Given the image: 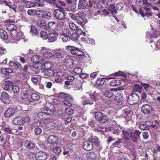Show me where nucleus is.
<instances>
[{"instance_id":"1","label":"nucleus","mask_w":160,"mask_h":160,"mask_svg":"<svg viewBox=\"0 0 160 160\" xmlns=\"http://www.w3.org/2000/svg\"><path fill=\"white\" fill-rule=\"evenodd\" d=\"M58 97H62L65 99L62 102L63 104L69 107L71 106L73 99L71 96L67 93L61 92L59 94Z\"/></svg>"},{"instance_id":"2","label":"nucleus","mask_w":160,"mask_h":160,"mask_svg":"<svg viewBox=\"0 0 160 160\" xmlns=\"http://www.w3.org/2000/svg\"><path fill=\"white\" fill-rule=\"evenodd\" d=\"M95 116L96 119L100 123H105L109 120L108 116L101 112H95Z\"/></svg>"},{"instance_id":"3","label":"nucleus","mask_w":160,"mask_h":160,"mask_svg":"<svg viewBox=\"0 0 160 160\" xmlns=\"http://www.w3.org/2000/svg\"><path fill=\"white\" fill-rule=\"evenodd\" d=\"M51 110L46 109L44 111L39 112L38 114V118L41 119L47 120L51 117Z\"/></svg>"},{"instance_id":"4","label":"nucleus","mask_w":160,"mask_h":160,"mask_svg":"<svg viewBox=\"0 0 160 160\" xmlns=\"http://www.w3.org/2000/svg\"><path fill=\"white\" fill-rule=\"evenodd\" d=\"M139 99V95L133 93L128 96L127 101L130 105L136 104Z\"/></svg>"},{"instance_id":"5","label":"nucleus","mask_w":160,"mask_h":160,"mask_svg":"<svg viewBox=\"0 0 160 160\" xmlns=\"http://www.w3.org/2000/svg\"><path fill=\"white\" fill-rule=\"evenodd\" d=\"M71 34L70 31L68 29H64L62 33L60 35V38H62L64 42H66L70 38Z\"/></svg>"},{"instance_id":"6","label":"nucleus","mask_w":160,"mask_h":160,"mask_svg":"<svg viewBox=\"0 0 160 160\" xmlns=\"http://www.w3.org/2000/svg\"><path fill=\"white\" fill-rule=\"evenodd\" d=\"M23 38V35L22 32H19L16 34L11 35V42L12 43L17 42L21 38Z\"/></svg>"},{"instance_id":"7","label":"nucleus","mask_w":160,"mask_h":160,"mask_svg":"<svg viewBox=\"0 0 160 160\" xmlns=\"http://www.w3.org/2000/svg\"><path fill=\"white\" fill-rule=\"evenodd\" d=\"M140 133L138 131L133 130L130 132V137L134 142H137Z\"/></svg>"},{"instance_id":"8","label":"nucleus","mask_w":160,"mask_h":160,"mask_svg":"<svg viewBox=\"0 0 160 160\" xmlns=\"http://www.w3.org/2000/svg\"><path fill=\"white\" fill-rule=\"evenodd\" d=\"M141 110L143 113L145 114H148L152 112L153 108L150 105L145 104L142 106Z\"/></svg>"},{"instance_id":"9","label":"nucleus","mask_w":160,"mask_h":160,"mask_svg":"<svg viewBox=\"0 0 160 160\" xmlns=\"http://www.w3.org/2000/svg\"><path fill=\"white\" fill-rule=\"evenodd\" d=\"M53 14L55 18L59 20H62L65 17L64 12L63 11L59 9L54 10Z\"/></svg>"},{"instance_id":"10","label":"nucleus","mask_w":160,"mask_h":160,"mask_svg":"<svg viewBox=\"0 0 160 160\" xmlns=\"http://www.w3.org/2000/svg\"><path fill=\"white\" fill-rule=\"evenodd\" d=\"M36 160H46L47 158V154L43 152H39L35 154Z\"/></svg>"},{"instance_id":"11","label":"nucleus","mask_w":160,"mask_h":160,"mask_svg":"<svg viewBox=\"0 0 160 160\" xmlns=\"http://www.w3.org/2000/svg\"><path fill=\"white\" fill-rule=\"evenodd\" d=\"M28 67L25 65L23 69L20 74V77L23 80L27 79L28 78H29L28 75L29 74V72L27 71Z\"/></svg>"},{"instance_id":"12","label":"nucleus","mask_w":160,"mask_h":160,"mask_svg":"<svg viewBox=\"0 0 160 160\" xmlns=\"http://www.w3.org/2000/svg\"><path fill=\"white\" fill-rule=\"evenodd\" d=\"M56 144V146L53 145L51 146V148L52 150V152L55 153H58L60 152H61V149L60 147L61 146V144L59 142H57Z\"/></svg>"},{"instance_id":"13","label":"nucleus","mask_w":160,"mask_h":160,"mask_svg":"<svg viewBox=\"0 0 160 160\" xmlns=\"http://www.w3.org/2000/svg\"><path fill=\"white\" fill-rule=\"evenodd\" d=\"M43 56L45 58L48 59L53 56L52 54L50 51H48L45 48L43 47L41 50Z\"/></svg>"},{"instance_id":"14","label":"nucleus","mask_w":160,"mask_h":160,"mask_svg":"<svg viewBox=\"0 0 160 160\" xmlns=\"http://www.w3.org/2000/svg\"><path fill=\"white\" fill-rule=\"evenodd\" d=\"M16 112L15 109L9 108L4 113V116L5 118H10L13 116Z\"/></svg>"},{"instance_id":"15","label":"nucleus","mask_w":160,"mask_h":160,"mask_svg":"<svg viewBox=\"0 0 160 160\" xmlns=\"http://www.w3.org/2000/svg\"><path fill=\"white\" fill-rule=\"evenodd\" d=\"M13 85V83L9 81H6L3 83L2 85V87L3 89L6 90H8L10 88H11Z\"/></svg>"},{"instance_id":"16","label":"nucleus","mask_w":160,"mask_h":160,"mask_svg":"<svg viewBox=\"0 0 160 160\" xmlns=\"http://www.w3.org/2000/svg\"><path fill=\"white\" fill-rule=\"evenodd\" d=\"M65 49L69 51H70L71 53L73 54H75L77 50L79 49L78 47L73 46L71 45L66 46L65 47Z\"/></svg>"},{"instance_id":"17","label":"nucleus","mask_w":160,"mask_h":160,"mask_svg":"<svg viewBox=\"0 0 160 160\" xmlns=\"http://www.w3.org/2000/svg\"><path fill=\"white\" fill-rule=\"evenodd\" d=\"M93 147L92 143L88 141H85L84 143L83 148L86 150L90 151L92 149Z\"/></svg>"},{"instance_id":"18","label":"nucleus","mask_w":160,"mask_h":160,"mask_svg":"<svg viewBox=\"0 0 160 160\" xmlns=\"http://www.w3.org/2000/svg\"><path fill=\"white\" fill-rule=\"evenodd\" d=\"M58 138L55 135H50L48 138V142L50 144H54L58 141Z\"/></svg>"},{"instance_id":"19","label":"nucleus","mask_w":160,"mask_h":160,"mask_svg":"<svg viewBox=\"0 0 160 160\" xmlns=\"http://www.w3.org/2000/svg\"><path fill=\"white\" fill-rule=\"evenodd\" d=\"M148 2V0H143L142 2V5L143 6V8L146 11H149L150 9L149 7L152 6V4Z\"/></svg>"},{"instance_id":"20","label":"nucleus","mask_w":160,"mask_h":160,"mask_svg":"<svg viewBox=\"0 0 160 160\" xmlns=\"http://www.w3.org/2000/svg\"><path fill=\"white\" fill-rule=\"evenodd\" d=\"M30 95L31 99L29 100L30 102L38 101L40 98L39 94L38 92L32 93L31 94H30Z\"/></svg>"},{"instance_id":"21","label":"nucleus","mask_w":160,"mask_h":160,"mask_svg":"<svg viewBox=\"0 0 160 160\" xmlns=\"http://www.w3.org/2000/svg\"><path fill=\"white\" fill-rule=\"evenodd\" d=\"M1 99L2 102L5 103L8 101L9 98L8 93L5 92H2L1 93Z\"/></svg>"},{"instance_id":"22","label":"nucleus","mask_w":160,"mask_h":160,"mask_svg":"<svg viewBox=\"0 0 160 160\" xmlns=\"http://www.w3.org/2000/svg\"><path fill=\"white\" fill-rule=\"evenodd\" d=\"M24 146L26 148L28 149H31L35 147V145L32 142L27 140L24 142Z\"/></svg>"},{"instance_id":"23","label":"nucleus","mask_w":160,"mask_h":160,"mask_svg":"<svg viewBox=\"0 0 160 160\" xmlns=\"http://www.w3.org/2000/svg\"><path fill=\"white\" fill-rule=\"evenodd\" d=\"M57 36V34L55 33H49L48 36V42H53L55 40Z\"/></svg>"},{"instance_id":"24","label":"nucleus","mask_w":160,"mask_h":160,"mask_svg":"<svg viewBox=\"0 0 160 160\" xmlns=\"http://www.w3.org/2000/svg\"><path fill=\"white\" fill-rule=\"evenodd\" d=\"M117 90L115 89H111V91H107L103 94L104 95L108 98L112 97L114 95L113 92L116 93Z\"/></svg>"},{"instance_id":"25","label":"nucleus","mask_w":160,"mask_h":160,"mask_svg":"<svg viewBox=\"0 0 160 160\" xmlns=\"http://www.w3.org/2000/svg\"><path fill=\"white\" fill-rule=\"evenodd\" d=\"M76 14L78 20H80V19L82 20V24H81V25L82 26H83L85 24V23L84 22L82 18L83 17L85 16V13L83 12L80 11Z\"/></svg>"},{"instance_id":"26","label":"nucleus","mask_w":160,"mask_h":160,"mask_svg":"<svg viewBox=\"0 0 160 160\" xmlns=\"http://www.w3.org/2000/svg\"><path fill=\"white\" fill-rule=\"evenodd\" d=\"M58 24L54 22H49L48 24V27L52 30H55L57 29Z\"/></svg>"},{"instance_id":"27","label":"nucleus","mask_w":160,"mask_h":160,"mask_svg":"<svg viewBox=\"0 0 160 160\" xmlns=\"http://www.w3.org/2000/svg\"><path fill=\"white\" fill-rule=\"evenodd\" d=\"M69 16L71 18L74 20L76 21L77 23L81 25V24H82V20L81 19H80V20H78L76 14H74L71 13H69Z\"/></svg>"},{"instance_id":"28","label":"nucleus","mask_w":160,"mask_h":160,"mask_svg":"<svg viewBox=\"0 0 160 160\" xmlns=\"http://www.w3.org/2000/svg\"><path fill=\"white\" fill-rule=\"evenodd\" d=\"M22 117H17L13 119V123L15 125L23 124V120Z\"/></svg>"},{"instance_id":"29","label":"nucleus","mask_w":160,"mask_h":160,"mask_svg":"<svg viewBox=\"0 0 160 160\" xmlns=\"http://www.w3.org/2000/svg\"><path fill=\"white\" fill-rule=\"evenodd\" d=\"M50 122V121H48L47 122V124L46 123V122L44 121H42L40 122H38L35 123H33V124L34 125L35 124V125L38 127H42L43 126H44V125L46 126L48 125V127L49 126V123Z\"/></svg>"},{"instance_id":"30","label":"nucleus","mask_w":160,"mask_h":160,"mask_svg":"<svg viewBox=\"0 0 160 160\" xmlns=\"http://www.w3.org/2000/svg\"><path fill=\"white\" fill-rule=\"evenodd\" d=\"M86 157L88 160H95L96 157V155L93 152H90L87 154Z\"/></svg>"},{"instance_id":"31","label":"nucleus","mask_w":160,"mask_h":160,"mask_svg":"<svg viewBox=\"0 0 160 160\" xmlns=\"http://www.w3.org/2000/svg\"><path fill=\"white\" fill-rule=\"evenodd\" d=\"M89 141H90L92 145H97L98 144V140L97 138L95 136H92L89 139Z\"/></svg>"},{"instance_id":"32","label":"nucleus","mask_w":160,"mask_h":160,"mask_svg":"<svg viewBox=\"0 0 160 160\" xmlns=\"http://www.w3.org/2000/svg\"><path fill=\"white\" fill-rule=\"evenodd\" d=\"M121 84V81L119 79L116 80L114 79L111 81L110 82V85L112 87H115L118 86Z\"/></svg>"},{"instance_id":"33","label":"nucleus","mask_w":160,"mask_h":160,"mask_svg":"<svg viewBox=\"0 0 160 160\" xmlns=\"http://www.w3.org/2000/svg\"><path fill=\"white\" fill-rule=\"evenodd\" d=\"M0 37L4 40H6L8 37L6 32L2 29H0Z\"/></svg>"},{"instance_id":"34","label":"nucleus","mask_w":160,"mask_h":160,"mask_svg":"<svg viewBox=\"0 0 160 160\" xmlns=\"http://www.w3.org/2000/svg\"><path fill=\"white\" fill-rule=\"evenodd\" d=\"M1 71L4 74L8 75L9 73H11L13 72V70L12 69L10 68H2L1 69Z\"/></svg>"},{"instance_id":"35","label":"nucleus","mask_w":160,"mask_h":160,"mask_svg":"<svg viewBox=\"0 0 160 160\" xmlns=\"http://www.w3.org/2000/svg\"><path fill=\"white\" fill-rule=\"evenodd\" d=\"M6 28L8 31H12L16 30L17 29V27L13 24L9 23L7 25Z\"/></svg>"},{"instance_id":"36","label":"nucleus","mask_w":160,"mask_h":160,"mask_svg":"<svg viewBox=\"0 0 160 160\" xmlns=\"http://www.w3.org/2000/svg\"><path fill=\"white\" fill-rule=\"evenodd\" d=\"M37 24L39 27H42L45 25L46 22L43 19L39 18L37 21Z\"/></svg>"},{"instance_id":"37","label":"nucleus","mask_w":160,"mask_h":160,"mask_svg":"<svg viewBox=\"0 0 160 160\" xmlns=\"http://www.w3.org/2000/svg\"><path fill=\"white\" fill-rule=\"evenodd\" d=\"M42 59V57L39 55L33 56L32 58V60L34 62L37 63H38Z\"/></svg>"},{"instance_id":"38","label":"nucleus","mask_w":160,"mask_h":160,"mask_svg":"<svg viewBox=\"0 0 160 160\" xmlns=\"http://www.w3.org/2000/svg\"><path fill=\"white\" fill-rule=\"evenodd\" d=\"M3 2L5 4L6 6L12 9L15 11V10L16 8L11 2L4 0L3 1Z\"/></svg>"},{"instance_id":"39","label":"nucleus","mask_w":160,"mask_h":160,"mask_svg":"<svg viewBox=\"0 0 160 160\" xmlns=\"http://www.w3.org/2000/svg\"><path fill=\"white\" fill-rule=\"evenodd\" d=\"M151 46L152 48L156 50L160 48V40H159L156 43L151 42Z\"/></svg>"},{"instance_id":"40","label":"nucleus","mask_w":160,"mask_h":160,"mask_svg":"<svg viewBox=\"0 0 160 160\" xmlns=\"http://www.w3.org/2000/svg\"><path fill=\"white\" fill-rule=\"evenodd\" d=\"M30 33L32 35H37L38 34V32L36 28L34 26L31 25V29L30 31Z\"/></svg>"},{"instance_id":"41","label":"nucleus","mask_w":160,"mask_h":160,"mask_svg":"<svg viewBox=\"0 0 160 160\" xmlns=\"http://www.w3.org/2000/svg\"><path fill=\"white\" fill-rule=\"evenodd\" d=\"M123 100V98L121 93L120 92L118 93L115 98V100L118 102H121Z\"/></svg>"},{"instance_id":"42","label":"nucleus","mask_w":160,"mask_h":160,"mask_svg":"<svg viewBox=\"0 0 160 160\" xmlns=\"http://www.w3.org/2000/svg\"><path fill=\"white\" fill-rule=\"evenodd\" d=\"M123 133L122 137L126 140H128L130 137V132H128L124 130L122 131Z\"/></svg>"},{"instance_id":"43","label":"nucleus","mask_w":160,"mask_h":160,"mask_svg":"<svg viewBox=\"0 0 160 160\" xmlns=\"http://www.w3.org/2000/svg\"><path fill=\"white\" fill-rule=\"evenodd\" d=\"M108 10L111 13L114 14L117 13V12L115 8V6L113 4H111L108 8Z\"/></svg>"},{"instance_id":"44","label":"nucleus","mask_w":160,"mask_h":160,"mask_svg":"<svg viewBox=\"0 0 160 160\" xmlns=\"http://www.w3.org/2000/svg\"><path fill=\"white\" fill-rule=\"evenodd\" d=\"M34 7H42L43 6V2L41 0H36L34 2Z\"/></svg>"},{"instance_id":"45","label":"nucleus","mask_w":160,"mask_h":160,"mask_svg":"<svg viewBox=\"0 0 160 160\" xmlns=\"http://www.w3.org/2000/svg\"><path fill=\"white\" fill-rule=\"evenodd\" d=\"M40 36L43 39L46 40L48 39V35L45 32L42 31L40 32Z\"/></svg>"},{"instance_id":"46","label":"nucleus","mask_w":160,"mask_h":160,"mask_svg":"<svg viewBox=\"0 0 160 160\" xmlns=\"http://www.w3.org/2000/svg\"><path fill=\"white\" fill-rule=\"evenodd\" d=\"M82 34L83 36L81 38V40L85 43L88 42V38L89 35L88 34L86 35L85 32L83 33Z\"/></svg>"},{"instance_id":"47","label":"nucleus","mask_w":160,"mask_h":160,"mask_svg":"<svg viewBox=\"0 0 160 160\" xmlns=\"http://www.w3.org/2000/svg\"><path fill=\"white\" fill-rule=\"evenodd\" d=\"M142 89V87L138 84H135L133 87V91L134 92H139L141 91Z\"/></svg>"},{"instance_id":"48","label":"nucleus","mask_w":160,"mask_h":160,"mask_svg":"<svg viewBox=\"0 0 160 160\" xmlns=\"http://www.w3.org/2000/svg\"><path fill=\"white\" fill-rule=\"evenodd\" d=\"M105 82V78H98L97 81L96 83L99 86L102 85Z\"/></svg>"},{"instance_id":"49","label":"nucleus","mask_w":160,"mask_h":160,"mask_svg":"<svg viewBox=\"0 0 160 160\" xmlns=\"http://www.w3.org/2000/svg\"><path fill=\"white\" fill-rule=\"evenodd\" d=\"M12 90L15 96L17 95L19 91V89L18 87L17 86H14L12 88Z\"/></svg>"},{"instance_id":"50","label":"nucleus","mask_w":160,"mask_h":160,"mask_svg":"<svg viewBox=\"0 0 160 160\" xmlns=\"http://www.w3.org/2000/svg\"><path fill=\"white\" fill-rule=\"evenodd\" d=\"M79 49L77 50L75 55L78 56H82L84 55V54L83 52L81 50V48H80L82 47V45L79 43Z\"/></svg>"},{"instance_id":"51","label":"nucleus","mask_w":160,"mask_h":160,"mask_svg":"<svg viewBox=\"0 0 160 160\" xmlns=\"http://www.w3.org/2000/svg\"><path fill=\"white\" fill-rule=\"evenodd\" d=\"M44 105L45 106L44 110L45 111L46 109L51 110V108L53 106V105L49 102H47L44 103Z\"/></svg>"},{"instance_id":"52","label":"nucleus","mask_w":160,"mask_h":160,"mask_svg":"<svg viewBox=\"0 0 160 160\" xmlns=\"http://www.w3.org/2000/svg\"><path fill=\"white\" fill-rule=\"evenodd\" d=\"M30 91L29 90H27L26 92H24L22 96V99H26L28 97L29 95H30Z\"/></svg>"},{"instance_id":"53","label":"nucleus","mask_w":160,"mask_h":160,"mask_svg":"<svg viewBox=\"0 0 160 160\" xmlns=\"http://www.w3.org/2000/svg\"><path fill=\"white\" fill-rule=\"evenodd\" d=\"M72 40L76 41H77L78 38V36L76 33H72L71 35L70 38Z\"/></svg>"},{"instance_id":"54","label":"nucleus","mask_w":160,"mask_h":160,"mask_svg":"<svg viewBox=\"0 0 160 160\" xmlns=\"http://www.w3.org/2000/svg\"><path fill=\"white\" fill-rule=\"evenodd\" d=\"M142 86L144 87L145 90L147 92H149L152 89L151 87L150 86L149 84L147 83L142 84Z\"/></svg>"},{"instance_id":"55","label":"nucleus","mask_w":160,"mask_h":160,"mask_svg":"<svg viewBox=\"0 0 160 160\" xmlns=\"http://www.w3.org/2000/svg\"><path fill=\"white\" fill-rule=\"evenodd\" d=\"M53 71L51 69H46L45 71V74L48 76H51L53 75Z\"/></svg>"},{"instance_id":"56","label":"nucleus","mask_w":160,"mask_h":160,"mask_svg":"<svg viewBox=\"0 0 160 160\" xmlns=\"http://www.w3.org/2000/svg\"><path fill=\"white\" fill-rule=\"evenodd\" d=\"M69 27L71 29L73 30L76 31L77 29L78 26L74 23L71 22L69 23Z\"/></svg>"},{"instance_id":"57","label":"nucleus","mask_w":160,"mask_h":160,"mask_svg":"<svg viewBox=\"0 0 160 160\" xmlns=\"http://www.w3.org/2000/svg\"><path fill=\"white\" fill-rule=\"evenodd\" d=\"M36 10L35 9H29L27 11V14L30 16H33L36 15Z\"/></svg>"},{"instance_id":"58","label":"nucleus","mask_w":160,"mask_h":160,"mask_svg":"<svg viewBox=\"0 0 160 160\" xmlns=\"http://www.w3.org/2000/svg\"><path fill=\"white\" fill-rule=\"evenodd\" d=\"M139 128L142 130H148L149 129L148 127L146 125L145 123H141L139 126Z\"/></svg>"},{"instance_id":"59","label":"nucleus","mask_w":160,"mask_h":160,"mask_svg":"<svg viewBox=\"0 0 160 160\" xmlns=\"http://www.w3.org/2000/svg\"><path fill=\"white\" fill-rule=\"evenodd\" d=\"M51 16V14L50 12L44 11L42 18L46 19H48L50 18Z\"/></svg>"},{"instance_id":"60","label":"nucleus","mask_w":160,"mask_h":160,"mask_svg":"<svg viewBox=\"0 0 160 160\" xmlns=\"http://www.w3.org/2000/svg\"><path fill=\"white\" fill-rule=\"evenodd\" d=\"M44 11L42 10H37L36 12V15L38 17H43Z\"/></svg>"},{"instance_id":"61","label":"nucleus","mask_w":160,"mask_h":160,"mask_svg":"<svg viewBox=\"0 0 160 160\" xmlns=\"http://www.w3.org/2000/svg\"><path fill=\"white\" fill-rule=\"evenodd\" d=\"M65 112L68 115H72L74 112L73 109L70 108H66L65 109Z\"/></svg>"},{"instance_id":"62","label":"nucleus","mask_w":160,"mask_h":160,"mask_svg":"<svg viewBox=\"0 0 160 160\" xmlns=\"http://www.w3.org/2000/svg\"><path fill=\"white\" fill-rule=\"evenodd\" d=\"M7 62V59L5 57L0 55V63L2 64H5Z\"/></svg>"},{"instance_id":"63","label":"nucleus","mask_w":160,"mask_h":160,"mask_svg":"<svg viewBox=\"0 0 160 160\" xmlns=\"http://www.w3.org/2000/svg\"><path fill=\"white\" fill-rule=\"evenodd\" d=\"M79 3L81 6L84 7H86L88 5L86 0H80Z\"/></svg>"},{"instance_id":"64","label":"nucleus","mask_w":160,"mask_h":160,"mask_svg":"<svg viewBox=\"0 0 160 160\" xmlns=\"http://www.w3.org/2000/svg\"><path fill=\"white\" fill-rule=\"evenodd\" d=\"M53 55L56 58H62L63 57V55L60 52H57Z\"/></svg>"}]
</instances>
